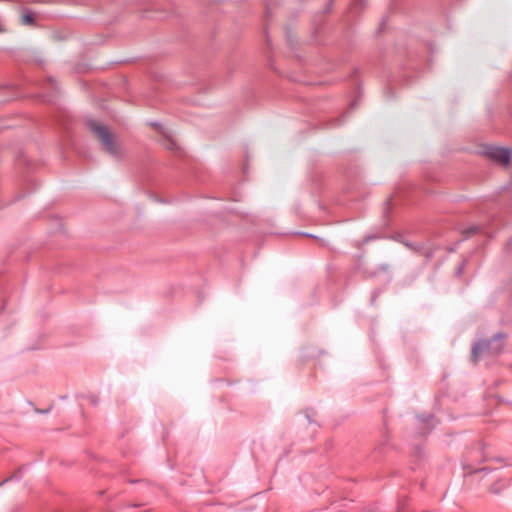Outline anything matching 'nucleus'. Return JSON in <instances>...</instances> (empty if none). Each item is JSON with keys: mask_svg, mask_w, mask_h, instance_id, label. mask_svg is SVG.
<instances>
[{"mask_svg": "<svg viewBox=\"0 0 512 512\" xmlns=\"http://www.w3.org/2000/svg\"><path fill=\"white\" fill-rule=\"evenodd\" d=\"M93 135L101 143L103 149L109 154L116 156L118 154V141L116 135L104 124L90 120L87 123Z\"/></svg>", "mask_w": 512, "mask_h": 512, "instance_id": "obj_1", "label": "nucleus"}, {"mask_svg": "<svg viewBox=\"0 0 512 512\" xmlns=\"http://www.w3.org/2000/svg\"><path fill=\"white\" fill-rule=\"evenodd\" d=\"M505 335L502 333L496 334L490 341L492 342L491 346V356H495L500 354L504 349V340Z\"/></svg>", "mask_w": 512, "mask_h": 512, "instance_id": "obj_4", "label": "nucleus"}, {"mask_svg": "<svg viewBox=\"0 0 512 512\" xmlns=\"http://www.w3.org/2000/svg\"><path fill=\"white\" fill-rule=\"evenodd\" d=\"M162 134L164 136L163 145L165 146V148L170 151H176L178 149V144L172 137L171 132L168 130H162Z\"/></svg>", "mask_w": 512, "mask_h": 512, "instance_id": "obj_5", "label": "nucleus"}, {"mask_svg": "<svg viewBox=\"0 0 512 512\" xmlns=\"http://www.w3.org/2000/svg\"><path fill=\"white\" fill-rule=\"evenodd\" d=\"M307 236L309 237H313V238H316V236L312 235V234H306Z\"/></svg>", "mask_w": 512, "mask_h": 512, "instance_id": "obj_9", "label": "nucleus"}, {"mask_svg": "<svg viewBox=\"0 0 512 512\" xmlns=\"http://www.w3.org/2000/svg\"><path fill=\"white\" fill-rule=\"evenodd\" d=\"M485 155L491 160L502 165H508L511 158V152L508 148L489 146L485 149Z\"/></svg>", "mask_w": 512, "mask_h": 512, "instance_id": "obj_2", "label": "nucleus"}, {"mask_svg": "<svg viewBox=\"0 0 512 512\" xmlns=\"http://www.w3.org/2000/svg\"><path fill=\"white\" fill-rule=\"evenodd\" d=\"M491 346L492 342L489 340H482L477 342L472 347L471 358L474 363H476L479 358L483 355H491Z\"/></svg>", "mask_w": 512, "mask_h": 512, "instance_id": "obj_3", "label": "nucleus"}, {"mask_svg": "<svg viewBox=\"0 0 512 512\" xmlns=\"http://www.w3.org/2000/svg\"><path fill=\"white\" fill-rule=\"evenodd\" d=\"M478 230V227L472 226L467 232L468 233H475Z\"/></svg>", "mask_w": 512, "mask_h": 512, "instance_id": "obj_8", "label": "nucleus"}, {"mask_svg": "<svg viewBox=\"0 0 512 512\" xmlns=\"http://www.w3.org/2000/svg\"><path fill=\"white\" fill-rule=\"evenodd\" d=\"M90 401L93 404H97L98 403V398L96 396L92 395V396H90Z\"/></svg>", "mask_w": 512, "mask_h": 512, "instance_id": "obj_7", "label": "nucleus"}, {"mask_svg": "<svg viewBox=\"0 0 512 512\" xmlns=\"http://www.w3.org/2000/svg\"><path fill=\"white\" fill-rule=\"evenodd\" d=\"M22 22H23V24H26V25L32 24L33 23V16H32V14H29V13L24 14L22 16Z\"/></svg>", "mask_w": 512, "mask_h": 512, "instance_id": "obj_6", "label": "nucleus"}]
</instances>
